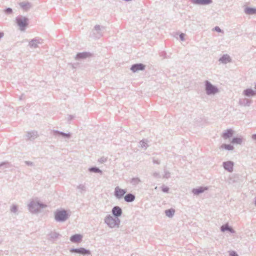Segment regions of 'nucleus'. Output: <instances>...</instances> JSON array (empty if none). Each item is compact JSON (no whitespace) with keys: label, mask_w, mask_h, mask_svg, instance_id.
Listing matches in <instances>:
<instances>
[{"label":"nucleus","mask_w":256,"mask_h":256,"mask_svg":"<svg viewBox=\"0 0 256 256\" xmlns=\"http://www.w3.org/2000/svg\"><path fill=\"white\" fill-rule=\"evenodd\" d=\"M70 216V212L63 208L58 209L54 214V219L57 222H64Z\"/></svg>","instance_id":"obj_1"},{"label":"nucleus","mask_w":256,"mask_h":256,"mask_svg":"<svg viewBox=\"0 0 256 256\" xmlns=\"http://www.w3.org/2000/svg\"><path fill=\"white\" fill-rule=\"evenodd\" d=\"M104 222L110 228H118L120 220L119 218L108 214L105 218Z\"/></svg>","instance_id":"obj_2"},{"label":"nucleus","mask_w":256,"mask_h":256,"mask_svg":"<svg viewBox=\"0 0 256 256\" xmlns=\"http://www.w3.org/2000/svg\"><path fill=\"white\" fill-rule=\"evenodd\" d=\"M30 211L32 213L38 212L41 208H44L46 205L39 201H32L28 205Z\"/></svg>","instance_id":"obj_3"},{"label":"nucleus","mask_w":256,"mask_h":256,"mask_svg":"<svg viewBox=\"0 0 256 256\" xmlns=\"http://www.w3.org/2000/svg\"><path fill=\"white\" fill-rule=\"evenodd\" d=\"M16 22L19 26L20 30L21 31H24L28 25V18L26 16L20 15L16 17Z\"/></svg>","instance_id":"obj_4"},{"label":"nucleus","mask_w":256,"mask_h":256,"mask_svg":"<svg viewBox=\"0 0 256 256\" xmlns=\"http://www.w3.org/2000/svg\"><path fill=\"white\" fill-rule=\"evenodd\" d=\"M105 27L96 24L94 26V28L92 30V32L90 34V37L94 38H100L103 35Z\"/></svg>","instance_id":"obj_5"},{"label":"nucleus","mask_w":256,"mask_h":256,"mask_svg":"<svg viewBox=\"0 0 256 256\" xmlns=\"http://www.w3.org/2000/svg\"><path fill=\"white\" fill-rule=\"evenodd\" d=\"M205 90L206 94L214 95L218 92V88L212 84L208 80L204 82Z\"/></svg>","instance_id":"obj_6"},{"label":"nucleus","mask_w":256,"mask_h":256,"mask_svg":"<svg viewBox=\"0 0 256 256\" xmlns=\"http://www.w3.org/2000/svg\"><path fill=\"white\" fill-rule=\"evenodd\" d=\"M70 252L72 254H80L84 256L91 255L90 251L84 248H72Z\"/></svg>","instance_id":"obj_7"},{"label":"nucleus","mask_w":256,"mask_h":256,"mask_svg":"<svg viewBox=\"0 0 256 256\" xmlns=\"http://www.w3.org/2000/svg\"><path fill=\"white\" fill-rule=\"evenodd\" d=\"M126 192V189H122L119 186H116L114 188V196L117 199L120 200L124 197Z\"/></svg>","instance_id":"obj_8"},{"label":"nucleus","mask_w":256,"mask_h":256,"mask_svg":"<svg viewBox=\"0 0 256 256\" xmlns=\"http://www.w3.org/2000/svg\"><path fill=\"white\" fill-rule=\"evenodd\" d=\"M93 56V54L88 52H78L75 57V59L76 60H81L86 59L87 58H91Z\"/></svg>","instance_id":"obj_9"},{"label":"nucleus","mask_w":256,"mask_h":256,"mask_svg":"<svg viewBox=\"0 0 256 256\" xmlns=\"http://www.w3.org/2000/svg\"><path fill=\"white\" fill-rule=\"evenodd\" d=\"M146 68V65L142 63L134 64L132 65L130 70L133 72H138L139 71L144 70Z\"/></svg>","instance_id":"obj_10"},{"label":"nucleus","mask_w":256,"mask_h":256,"mask_svg":"<svg viewBox=\"0 0 256 256\" xmlns=\"http://www.w3.org/2000/svg\"><path fill=\"white\" fill-rule=\"evenodd\" d=\"M52 132L53 135L55 136H60L64 138L70 139L72 136V134L70 132L65 133L62 132L58 131V130H52Z\"/></svg>","instance_id":"obj_11"},{"label":"nucleus","mask_w":256,"mask_h":256,"mask_svg":"<svg viewBox=\"0 0 256 256\" xmlns=\"http://www.w3.org/2000/svg\"><path fill=\"white\" fill-rule=\"evenodd\" d=\"M222 166L226 170L232 172L234 170V162L231 160L224 162Z\"/></svg>","instance_id":"obj_12"},{"label":"nucleus","mask_w":256,"mask_h":256,"mask_svg":"<svg viewBox=\"0 0 256 256\" xmlns=\"http://www.w3.org/2000/svg\"><path fill=\"white\" fill-rule=\"evenodd\" d=\"M190 2L196 5L206 6L211 4L212 0H190Z\"/></svg>","instance_id":"obj_13"},{"label":"nucleus","mask_w":256,"mask_h":256,"mask_svg":"<svg viewBox=\"0 0 256 256\" xmlns=\"http://www.w3.org/2000/svg\"><path fill=\"white\" fill-rule=\"evenodd\" d=\"M112 212L114 216L118 218L122 214V209L118 206H114L112 210Z\"/></svg>","instance_id":"obj_14"},{"label":"nucleus","mask_w":256,"mask_h":256,"mask_svg":"<svg viewBox=\"0 0 256 256\" xmlns=\"http://www.w3.org/2000/svg\"><path fill=\"white\" fill-rule=\"evenodd\" d=\"M82 237L81 234H74L70 237V240L73 243H80L82 240Z\"/></svg>","instance_id":"obj_15"},{"label":"nucleus","mask_w":256,"mask_h":256,"mask_svg":"<svg viewBox=\"0 0 256 256\" xmlns=\"http://www.w3.org/2000/svg\"><path fill=\"white\" fill-rule=\"evenodd\" d=\"M41 40V38H33L29 42L28 46L32 48H36L38 47V44L42 43Z\"/></svg>","instance_id":"obj_16"},{"label":"nucleus","mask_w":256,"mask_h":256,"mask_svg":"<svg viewBox=\"0 0 256 256\" xmlns=\"http://www.w3.org/2000/svg\"><path fill=\"white\" fill-rule=\"evenodd\" d=\"M38 136V132L36 130L28 132L26 134V140H32Z\"/></svg>","instance_id":"obj_17"},{"label":"nucleus","mask_w":256,"mask_h":256,"mask_svg":"<svg viewBox=\"0 0 256 256\" xmlns=\"http://www.w3.org/2000/svg\"><path fill=\"white\" fill-rule=\"evenodd\" d=\"M234 134V131L232 128L227 129L222 134V137L226 140L231 138Z\"/></svg>","instance_id":"obj_18"},{"label":"nucleus","mask_w":256,"mask_h":256,"mask_svg":"<svg viewBox=\"0 0 256 256\" xmlns=\"http://www.w3.org/2000/svg\"><path fill=\"white\" fill-rule=\"evenodd\" d=\"M243 94L248 97L256 96V91L248 88L243 91Z\"/></svg>","instance_id":"obj_19"},{"label":"nucleus","mask_w":256,"mask_h":256,"mask_svg":"<svg viewBox=\"0 0 256 256\" xmlns=\"http://www.w3.org/2000/svg\"><path fill=\"white\" fill-rule=\"evenodd\" d=\"M219 62L222 64H226L232 62V59L229 55L225 54L222 55L220 58Z\"/></svg>","instance_id":"obj_20"},{"label":"nucleus","mask_w":256,"mask_h":256,"mask_svg":"<svg viewBox=\"0 0 256 256\" xmlns=\"http://www.w3.org/2000/svg\"><path fill=\"white\" fill-rule=\"evenodd\" d=\"M207 189L206 187L200 186L198 188H193L192 192L194 195H198L204 192Z\"/></svg>","instance_id":"obj_21"},{"label":"nucleus","mask_w":256,"mask_h":256,"mask_svg":"<svg viewBox=\"0 0 256 256\" xmlns=\"http://www.w3.org/2000/svg\"><path fill=\"white\" fill-rule=\"evenodd\" d=\"M252 100H251L248 98H241L240 99L238 104L242 106H250V104L252 103Z\"/></svg>","instance_id":"obj_22"},{"label":"nucleus","mask_w":256,"mask_h":256,"mask_svg":"<svg viewBox=\"0 0 256 256\" xmlns=\"http://www.w3.org/2000/svg\"><path fill=\"white\" fill-rule=\"evenodd\" d=\"M136 196L132 193L126 194L124 196V200L127 202H131L134 200Z\"/></svg>","instance_id":"obj_23"},{"label":"nucleus","mask_w":256,"mask_h":256,"mask_svg":"<svg viewBox=\"0 0 256 256\" xmlns=\"http://www.w3.org/2000/svg\"><path fill=\"white\" fill-rule=\"evenodd\" d=\"M244 12L246 14H256V8L246 7L244 10Z\"/></svg>","instance_id":"obj_24"},{"label":"nucleus","mask_w":256,"mask_h":256,"mask_svg":"<svg viewBox=\"0 0 256 256\" xmlns=\"http://www.w3.org/2000/svg\"><path fill=\"white\" fill-rule=\"evenodd\" d=\"M243 140V138L242 136L234 137L230 142L232 144H240Z\"/></svg>","instance_id":"obj_25"},{"label":"nucleus","mask_w":256,"mask_h":256,"mask_svg":"<svg viewBox=\"0 0 256 256\" xmlns=\"http://www.w3.org/2000/svg\"><path fill=\"white\" fill-rule=\"evenodd\" d=\"M88 170L90 172L98 173L101 174H102V170L97 166H92L88 168Z\"/></svg>","instance_id":"obj_26"},{"label":"nucleus","mask_w":256,"mask_h":256,"mask_svg":"<svg viewBox=\"0 0 256 256\" xmlns=\"http://www.w3.org/2000/svg\"><path fill=\"white\" fill-rule=\"evenodd\" d=\"M175 212V210L174 208H170L165 210L166 215L168 218H172Z\"/></svg>","instance_id":"obj_27"},{"label":"nucleus","mask_w":256,"mask_h":256,"mask_svg":"<svg viewBox=\"0 0 256 256\" xmlns=\"http://www.w3.org/2000/svg\"><path fill=\"white\" fill-rule=\"evenodd\" d=\"M220 148H224L228 150H232L234 149V146L230 144H224L220 146Z\"/></svg>","instance_id":"obj_28"},{"label":"nucleus","mask_w":256,"mask_h":256,"mask_svg":"<svg viewBox=\"0 0 256 256\" xmlns=\"http://www.w3.org/2000/svg\"><path fill=\"white\" fill-rule=\"evenodd\" d=\"M148 140H142L140 142V144L142 148H144V150H146L148 147Z\"/></svg>","instance_id":"obj_29"},{"label":"nucleus","mask_w":256,"mask_h":256,"mask_svg":"<svg viewBox=\"0 0 256 256\" xmlns=\"http://www.w3.org/2000/svg\"><path fill=\"white\" fill-rule=\"evenodd\" d=\"M20 6L24 10H27L28 8H30V3L27 2H22L20 3Z\"/></svg>","instance_id":"obj_30"},{"label":"nucleus","mask_w":256,"mask_h":256,"mask_svg":"<svg viewBox=\"0 0 256 256\" xmlns=\"http://www.w3.org/2000/svg\"><path fill=\"white\" fill-rule=\"evenodd\" d=\"M141 182L138 178H133L130 180V183L133 186H136Z\"/></svg>","instance_id":"obj_31"},{"label":"nucleus","mask_w":256,"mask_h":256,"mask_svg":"<svg viewBox=\"0 0 256 256\" xmlns=\"http://www.w3.org/2000/svg\"><path fill=\"white\" fill-rule=\"evenodd\" d=\"M76 188L79 190L80 194H82L86 191V186L85 184H80L77 186Z\"/></svg>","instance_id":"obj_32"},{"label":"nucleus","mask_w":256,"mask_h":256,"mask_svg":"<svg viewBox=\"0 0 256 256\" xmlns=\"http://www.w3.org/2000/svg\"><path fill=\"white\" fill-rule=\"evenodd\" d=\"M230 227V226L228 224H224L220 226V230L222 232H225L228 230Z\"/></svg>","instance_id":"obj_33"},{"label":"nucleus","mask_w":256,"mask_h":256,"mask_svg":"<svg viewBox=\"0 0 256 256\" xmlns=\"http://www.w3.org/2000/svg\"><path fill=\"white\" fill-rule=\"evenodd\" d=\"M11 166L10 162H4L0 163V168L4 167V168H8Z\"/></svg>","instance_id":"obj_34"},{"label":"nucleus","mask_w":256,"mask_h":256,"mask_svg":"<svg viewBox=\"0 0 256 256\" xmlns=\"http://www.w3.org/2000/svg\"><path fill=\"white\" fill-rule=\"evenodd\" d=\"M50 238L52 239H56L58 238L60 236V234L57 232H52L50 234Z\"/></svg>","instance_id":"obj_35"},{"label":"nucleus","mask_w":256,"mask_h":256,"mask_svg":"<svg viewBox=\"0 0 256 256\" xmlns=\"http://www.w3.org/2000/svg\"><path fill=\"white\" fill-rule=\"evenodd\" d=\"M10 210L12 212L16 213L18 210V207L16 204H12L10 208Z\"/></svg>","instance_id":"obj_36"},{"label":"nucleus","mask_w":256,"mask_h":256,"mask_svg":"<svg viewBox=\"0 0 256 256\" xmlns=\"http://www.w3.org/2000/svg\"><path fill=\"white\" fill-rule=\"evenodd\" d=\"M12 8H6L4 10V12L5 14H11L12 13Z\"/></svg>","instance_id":"obj_37"},{"label":"nucleus","mask_w":256,"mask_h":256,"mask_svg":"<svg viewBox=\"0 0 256 256\" xmlns=\"http://www.w3.org/2000/svg\"><path fill=\"white\" fill-rule=\"evenodd\" d=\"M170 188L168 186H162V192L165 193H168L169 192Z\"/></svg>","instance_id":"obj_38"},{"label":"nucleus","mask_w":256,"mask_h":256,"mask_svg":"<svg viewBox=\"0 0 256 256\" xmlns=\"http://www.w3.org/2000/svg\"><path fill=\"white\" fill-rule=\"evenodd\" d=\"M170 174L169 172L164 170V178H170Z\"/></svg>","instance_id":"obj_39"},{"label":"nucleus","mask_w":256,"mask_h":256,"mask_svg":"<svg viewBox=\"0 0 256 256\" xmlns=\"http://www.w3.org/2000/svg\"><path fill=\"white\" fill-rule=\"evenodd\" d=\"M107 160V158L105 157H102L98 160V162L100 163H104Z\"/></svg>","instance_id":"obj_40"},{"label":"nucleus","mask_w":256,"mask_h":256,"mask_svg":"<svg viewBox=\"0 0 256 256\" xmlns=\"http://www.w3.org/2000/svg\"><path fill=\"white\" fill-rule=\"evenodd\" d=\"M229 252L230 256H238L236 252L234 250L230 251Z\"/></svg>","instance_id":"obj_41"},{"label":"nucleus","mask_w":256,"mask_h":256,"mask_svg":"<svg viewBox=\"0 0 256 256\" xmlns=\"http://www.w3.org/2000/svg\"><path fill=\"white\" fill-rule=\"evenodd\" d=\"M214 30L218 32H222V30L220 29V28L218 26H216L214 28Z\"/></svg>","instance_id":"obj_42"},{"label":"nucleus","mask_w":256,"mask_h":256,"mask_svg":"<svg viewBox=\"0 0 256 256\" xmlns=\"http://www.w3.org/2000/svg\"><path fill=\"white\" fill-rule=\"evenodd\" d=\"M24 163L28 166H34V162L30 161H25Z\"/></svg>","instance_id":"obj_43"},{"label":"nucleus","mask_w":256,"mask_h":256,"mask_svg":"<svg viewBox=\"0 0 256 256\" xmlns=\"http://www.w3.org/2000/svg\"><path fill=\"white\" fill-rule=\"evenodd\" d=\"M75 118V116H74V115H68V122L70 121L71 120H72V119H74V118Z\"/></svg>","instance_id":"obj_44"},{"label":"nucleus","mask_w":256,"mask_h":256,"mask_svg":"<svg viewBox=\"0 0 256 256\" xmlns=\"http://www.w3.org/2000/svg\"><path fill=\"white\" fill-rule=\"evenodd\" d=\"M160 56H161L164 57V58H167V56H166V53L165 52H164V51L162 52H160Z\"/></svg>","instance_id":"obj_45"},{"label":"nucleus","mask_w":256,"mask_h":256,"mask_svg":"<svg viewBox=\"0 0 256 256\" xmlns=\"http://www.w3.org/2000/svg\"><path fill=\"white\" fill-rule=\"evenodd\" d=\"M152 162L154 164H160V161L158 160H156L155 158H153Z\"/></svg>","instance_id":"obj_46"},{"label":"nucleus","mask_w":256,"mask_h":256,"mask_svg":"<svg viewBox=\"0 0 256 256\" xmlns=\"http://www.w3.org/2000/svg\"><path fill=\"white\" fill-rule=\"evenodd\" d=\"M180 39L181 40L183 41L184 40V34H180Z\"/></svg>","instance_id":"obj_47"},{"label":"nucleus","mask_w":256,"mask_h":256,"mask_svg":"<svg viewBox=\"0 0 256 256\" xmlns=\"http://www.w3.org/2000/svg\"><path fill=\"white\" fill-rule=\"evenodd\" d=\"M153 176L155 178H160V174L158 172H155L153 174Z\"/></svg>","instance_id":"obj_48"},{"label":"nucleus","mask_w":256,"mask_h":256,"mask_svg":"<svg viewBox=\"0 0 256 256\" xmlns=\"http://www.w3.org/2000/svg\"><path fill=\"white\" fill-rule=\"evenodd\" d=\"M228 232H230L232 234L235 233V230L231 226L230 227V228L228 229Z\"/></svg>","instance_id":"obj_49"},{"label":"nucleus","mask_w":256,"mask_h":256,"mask_svg":"<svg viewBox=\"0 0 256 256\" xmlns=\"http://www.w3.org/2000/svg\"><path fill=\"white\" fill-rule=\"evenodd\" d=\"M252 138L254 140H256V134H253L252 136Z\"/></svg>","instance_id":"obj_50"},{"label":"nucleus","mask_w":256,"mask_h":256,"mask_svg":"<svg viewBox=\"0 0 256 256\" xmlns=\"http://www.w3.org/2000/svg\"><path fill=\"white\" fill-rule=\"evenodd\" d=\"M4 34L3 32H0V39L4 36Z\"/></svg>","instance_id":"obj_51"},{"label":"nucleus","mask_w":256,"mask_h":256,"mask_svg":"<svg viewBox=\"0 0 256 256\" xmlns=\"http://www.w3.org/2000/svg\"><path fill=\"white\" fill-rule=\"evenodd\" d=\"M254 205L256 206V197H255V198H254Z\"/></svg>","instance_id":"obj_52"},{"label":"nucleus","mask_w":256,"mask_h":256,"mask_svg":"<svg viewBox=\"0 0 256 256\" xmlns=\"http://www.w3.org/2000/svg\"><path fill=\"white\" fill-rule=\"evenodd\" d=\"M22 96H21L20 98V100H22Z\"/></svg>","instance_id":"obj_53"},{"label":"nucleus","mask_w":256,"mask_h":256,"mask_svg":"<svg viewBox=\"0 0 256 256\" xmlns=\"http://www.w3.org/2000/svg\"><path fill=\"white\" fill-rule=\"evenodd\" d=\"M254 88H255V89H256V84H255Z\"/></svg>","instance_id":"obj_54"}]
</instances>
